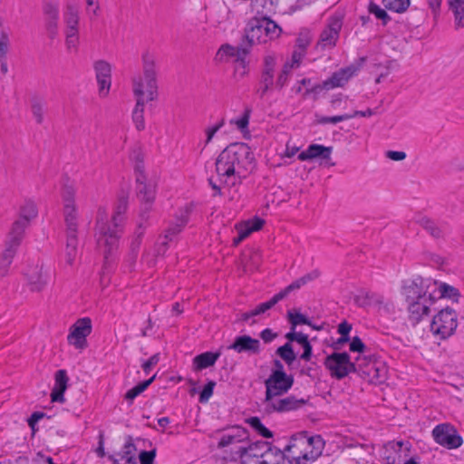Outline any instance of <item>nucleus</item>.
I'll return each instance as SVG.
<instances>
[{
  "instance_id": "obj_58",
  "label": "nucleus",
  "mask_w": 464,
  "mask_h": 464,
  "mask_svg": "<svg viewBox=\"0 0 464 464\" xmlns=\"http://www.w3.org/2000/svg\"><path fill=\"white\" fill-rule=\"evenodd\" d=\"M216 386V382L214 381H209L203 388L202 392L199 395V402L205 403L213 394L214 388Z\"/></svg>"
},
{
  "instance_id": "obj_5",
  "label": "nucleus",
  "mask_w": 464,
  "mask_h": 464,
  "mask_svg": "<svg viewBox=\"0 0 464 464\" xmlns=\"http://www.w3.org/2000/svg\"><path fill=\"white\" fill-rule=\"evenodd\" d=\"M143 76H135L132 79V90L136 97V105L132 112L144 113V95L147 101H154L157 98V79L154 56L146 52L142 54Z\"/></svg>"
},
{
  "instance_id": "obj_45",
  "label": "nucleus",
  "mask_w": 464,
  "mask_h": 464,
  "mask_svg": "<svg viewBox=\"0 0 464 464\" xmlns=\"http://www.w3.org/2000/svg\"><path fill=\"white\" fill-rule=\"evenodd\" d=\"M292 69H293L292 63H285V64L283 65V67L276 80V89L281 90L287 84L290 75H291Z\"/></svg>"
},
{
  "instance_id": "obj_4",
  "label": "nucleus",
  "mask_w": 464,
  "mask_h": 464,
  "mask_svg": "<svg viewBox=\"0 0 464 464\" xmlns=\"http://www.w3.org/2000/svg\"><path fill=\"white\" fill-rule=\"evenodd\" d=\"M324 440L321 435H310L307 431L294 434L285 447L290 464H311L321 456Z\"/></svg>"
},
{
  "instance_id": "obj_6",
  "label": "nucleus",
  "mask_w": 464,
  "mask_h": 464,
  "mask_svg": "<svg viewBox=\"0 0 464 464\" xmlns=\"http://www.w3.org/2000/svg\"><path fill=\"white\" fill-rule=\"evenodd\" d=\"M258 446H266L264 441L248 442V431L246 429L235 426L223 433L218 442V449L230 451L233 458L243 456H257L255 449Z\"/></svg>"
},
{
  "instance_id": "obj_2",
  "label": "nucleus",
  "mask_w": 464,
  "mask_h": 464,
  "mask_svg": "<svg viewBox=\"0 0 464 464\" xmlns=\"http://www.w3.org/2000/svg\"><path fill=\"white\" fill-rule=\"evenodd\" d=\"M128 208L126 198H121L117 203L111 222L107 221V214L104 209L100 208L97 216V244L103 249L105 262H108L109 256L117 247L121 233L124 214Z\"/></svg>"
},
{
  "instance_id": "obj_30",
  "label": "nucleus",
  "mask_w": 464,
  "mask_h": 464,
  "mask_svg": "<svg viewBox=\"0 0 464 464\" xmlns=\"http://www.w3.org/2000/svg\"><path fill=\"white\" fill-rule=\"evenodd\" d=\"M365 369L361 370L363 374H366L371 382L382 383L386 379L387 370L382 363L372 362L371 361L364 365Z\"/></svg>"
},
{
  "instance_id": "obj_62",
  "label": "nucleus",
  "mask_w": 464,
  "mask_h": 464,
  "mask_svg": "<svg viewBox=\"0 0 464 464\" xmlns=\"http://www.w3.org/2000/svg\"><path fill=\"white\" fill-rule=\"evenodd\" d=\"M9 47V38L8 34L0 31V57L6 56Z\"/></svg>"
},
{
  "instance_id": "obj_7",
  "label": "nucleus",
  "mask_w": 464,
  "mask_h": 464,
  "mask_svg": "<svg viewBox=\"0 0 464 464\" xmlns=\"http://www.w3.org/2000/svg\"><path fill=\"white\" fill-rule=\"evenodd\" d=\"M282 34V28L268 17L251 19L245 30V38L249 46L275 40Z\"/></svg>"
},
{
  "instance_id": "obj_19",
  "label": "nucleus",
  "mask_w": 464,
  "mask_h": 464,
  "mask_svg": "<svg viewBox=\"0 0 464 464\" xmlns=\"http://www.w3.org/2000/svg\"><path fill=\"white\" fill-rule=\"evenodd\" d=\"M93 68L99 85V95L104 98L109 94L111 85V66L108 62L99 60L94 63Z\"/></svg>"
},
{
  "instance_id": "obj_21",
  "label": "nucleus",
  "mask_w": 464,
  "mask_h": 464,
  "mask_svg": "<svg viewBox=\"0 0 464 464\" xmlns=\"http://www.w3.org/2000/svg\"><path fill=\"white\" fill-rule=\"evenodd\" d=\"M409 319L414 324L420 323L424 316L429 315L430 307L435 304L434 299L428 298L406 300Z\"/></svg>"
},
{
  "instance_id": "obj_41",
  "label": "nucleus",
  "mask_w": 464,
  "mask_h": 464,
  "mask_svg": "<svg viewBox=\"0 0 464 464\" xmlns=\"http://www.w3.org/2000/svg\"><path fill=\"white\" fill-rule=\"evenodd\" d=\"M61 196L63 198V206L75 205V188L74 183L66 178L63 183Z\"/></svg>"
},
{
  "instance_id": "obj_9",
  "label": "nucleus",
  "mask_w": 464,
  "mask_h": 464,
  "mask_svg": "<svg viewBox=\"0 0 464 464\" xmlns=\"http://www.w3.org/2000/svg\"><path fill=\"white\" fill-rule=\"evenodd\" d=\"M435 280L420 276L404 280L401 286V294L405 300H415L430 297L434 293Z\"/></svg>"
},
{
  "instance_id": "obj_14",
  "label": "nucleus",
  "mask_w": 464,
  "mask_h": 464,
  "mask_svg": "<svg viewBox=\"0 0 464 464\" xmlns=\"http://www.w3.org/2000/svg\"><path fill=\"white\" fill-rule=\"evenodd\" d=\"M410 450L409 441H389L382 448V458L385 464H397L403 462L409 457Z\"/></svg>"
},
{
  "instance_id": "obj_31",
  "label": "nucleus",
  "mask_w": 464,
  "mask_h": 464,
  "mask_svg": "<svg viewBox=\"0 0 464 464\" xmlns=\"http://www.w3.org/2000/svg\"><path fill=\"white\" fill-rule=\"evenodd\" d=\"M366 298L369 300V306L375 307L380 314H390L393 312V304L390 301H385L382 295L366 291Z\"/></svg>"
},
{
  "instance_id": "obj_26",
  "label": "nucleus",
  "mask_w": 464,
  "mask_h": 464,
  "mask_svg": "<svg viewBox=\"0 0 464 464\" xmlns=\"http://www.w3.org/2000/svg\"><path fill=\"white\" fill-rule=\"evenodd\" d=\"M24 276L32 291H41L47 283L46 276L43 273V266L39 265L28 266Z\"/></svg>"
},
{
  "instance_id": "obj_12",
  "label": "nucleus",
  "mask_w": 464,
  "mask_h": 464,
  "mask_svg": "<svg viewBox=\"0 0 464 464\" xmlns=\"http://www.w3.org/2000/svg\"><path fill=\"white\" fill-rule=\"evenodd\" d=\"M293 384L294 377L292 375H288L286 372H272L265 381V400H270L276 396H282L287 393Z\"/></svg>"
},
{
  "instance_id": "obj_49",
  "label": "nucleus",
  "mask_w": 464,
  "mask_h": 464,
  "mask_svg": "<svg viewBox=\"0 0 464 464\" xmlns=\"http://www.w3.org/2000/svg\"><path fill=\"white\" fill-rule=\"evenodd\" d=\"M251 46L247 44L246 47H242L241 53L237 56V58L235 60L236 63V72L240 73L241 76H244L246 73V55L250 52Z\"/></svg>"
},
{
  "instance_id": "obj_61",
  "label": "nucleus",
  "mask_w": 464,
  "mask_h": 464,
  "mask_svg": "<svg viewBox=\"0 0 464 464\" xmlns=\"http://www.w3.org/2000/svg\"><path fill=\"white\" fill-rule=\"evenodd\" d=\"M45 417V413L42 411H34L32 413L30 418L28 419V425L31 428L33 432L37 430L36 425L38 421Z\"/></svg>"
},
{
  "instance_id": "obj_27",
  "label": "nucleus",
  "mask_w": 464,
  "mask_h": 464,
  "mask_svg": "<svg viewBox=\"0 0 464 464\" xmlns=\"http://www.w3.org/2000/svg\"><path fill=\"white\" fill-rule=\"evenodd\" d=\"M332 152L333 147H325L321 144H311L305 150H303L301 153H299L298 160L301 161H305L320 158L324 160H329L331 159Z\"/></svg>"
},
{
  "instance_id": "obj_32",
  "label": "nucleus",
  "mask_w": 464,
  "mask_h": 464,
  "mask_svg": "<svg viewBox=\"0 0 464 464\" xmlns=\"http://www.w3.org/2000/svg\"><path fill=\"white\" fill-rule=\"evenodd\" d=\"M276 65V57L273 55H266L263 61V67L261 71L259 82L270 84L276 87L275 81V69Z\"/></svg>"
},
{
  "instance_id": "obj_22",
  "label": "nucleus",
  "mask_w": 464,
  "mask_h": 464,
  "mask_svg": "<svg viewBox=\"0 0 464 464\" xmlns=\"http://www.w3.org/2000/svg\"><path fill=\"white\" fill-rule=\"evenodd\" d=\"M37 213L34 202L26 200L20 208L19 218L15 220L12 226V229H14V233L18 231L24 234L31 220L36 218Z\"/></svg>"
},
{
  "instance_id": "obj_46",
  "label": "nucleus",
  "mask_w": 464,
  "mask_h": 464,
  "mask_svg": "<svg viewBox=\"0 0 464 464\" xmlns=\"http://www.w3.org/2000/svg\"><path fill=\"white\" fill-rule=\"evenodd\" d=\"M228 13L229 9L225 5H217L210 13V19L218 25L227 19Z\"/></svg>"
},
{
  "instance_id": "obj_57",
  "label": "nucleus",
  "mask_w": 464,
  "mask_h": 464,
  "mask_svg": "<svg viewBox=\"0 0 464 464\" xmlns=\"http://www.w3.org/2000/svg\"><path fill=\"white\" fill-rule=\"evenodd\" d=\"M237 231H238V236L233 239V243L236 246L238 245L243 240H245L252 233V230L246 222H245L244 224H241L237 227Z\"/></svg>"
},
{
  "instance_id": "obj_54",
  "label": "nucleus",
  "mask_w": 464,
  "mask_h": 464,
  "mask_svg": "<svg viewBox=\"0 0 464 464\" xmlns=\"http://www.w3.org/2000/svg\"><path fill=\"white\" fill-rule=\"evenodd\" d=\"M369 12L374 14L377 19L382 20L384 24H386L390 20L386 11L372 2H371L369 5Z\"/></svg>"
},
{
  "instance_id": "obj_50",
  "label": "nucleus",
  "mask_w": 464,
  "mask_h": 464,
  "mask_svg": "<svg viewBox=\"0 0 464 464\" xmlns=\"http://www.w3.org/2000/svg\"><path fill=\"white\" fill-rule=\"evenodd\" d=\"M283 300L282 295L278 292L270 300L259 304L255 309H253L256 316L265 314L266 311L274 307L279 301Z\"/></svg>"
},
{
  "instance_id": "obj_52",
  "label": "nucleus",
  "mask_w": 464,
  "mask_h": 464,
  "mask_svg": "<svg viewBox=\"0 0 464 464\" xmlns=\"http://www.w3.org/2000/svg\"><path fill=\"white\" fill-rule=\"evenodd\" d=\"M65 45L68 51H77L79 44V30L64 31Z\"/></svg>"
},
{
  "instance_id": "obj_64",
  "label": "nucleus",
  "mask_w": 464,
  "mask_h": 464,
  "mask_svg": "<svg viewBox=\"0 0 464 464\" xmlns=\"http://www.w3.org/2000/svg\"><path fill=\"white\" fill-rule=\"evenodd\" d=\"M160 362V353L153 354L150 359L145 361L141 367L145 373H149L151 368L157 365Z\"/></svg>"
},
{
  "instance_id": "obj_56",
  "label": "nucleus",
  "mask_w": 464,
  "mask_h": 464,
  "mask_svg": "<svg viewBox=\"0 0 464 464\" xmlns=\"http://www.w3.org/2000/svg\"><path fill=\"white\" fill-rule=\"evenodd\" d=\"M224 124H225V121L221 120L217 124H215V125H213L211 127H208L205 130L206 140H205V142H204V147H206L208 144H209L211 142V140L214 138L215 134L224 126Z\"/></svg>"
},
{
  "instance_id": "obj_44",
  "label": "nucleus",
  "mask_w": 464,
  "mask_h": 464,
  "mask_svg": "<svg viewBox=\"0 0 464 464\" xmlns=\"http://www.w3.org/2000/svg\"><path fill=\"white\" fill-rule=\"evenodd\" d=\"M31 110L36 123L42 124L44 121V115L45 111L44 102L39 98H34L32 101Z\"/></svg>"
},
{
  "instance_id": "obj_42",
  "label": "nucleus",
  "mask_w": 464,
  "mask_h": 464,
  "mask_svg": "<svg viewBox=\"0 0 464 464\" xmlns=\"http://www.w3.org/2000/svg\"><path fill=\"white\" fill-rule=\"evenodd\" d=\"M155 378H156V374H154L149 380H146V381L137 384L133 388L130 389L125 393V396H124L125 400H127L128 401H130L131 403L137 396H139L140 393H142L153 382Z\"/></svg>"
},
{
  "instance_id": "obj_10",
  "label": "nucleus",
  "mask_w": 464,
  "mask_h": 464,
  "mask_svg": "<svg viewBox=\"0 0 464 464\" xmlns=\"http://www.w3.org/2000/svg\"><path fill=\"white\" fill-rule=\"evenodd\" d=\"M458 326V315L454 309H441L432 319L430 331L435 336L445 340L451 336Z\"/></svg>"
},
{
  "instance_id": "obj_53",
  "label": "nucleus",
  "mask_w": 464,
  "mask_h": 464,
  "mask_svg": "<svg viewBox=\"0 0 464 464\" xmlns=\"http://www.w3.org/2000/svg\"><path fill=\"white\" fill-rule=\"evenodd\" d=\"M45 20L59 19V5L55 2H47L43 7Z\"/></svg>"
},
{
  "instance_id": "obj_40",
  "label": "nucleus",
  "mask_w": 464,
  "mask_h": 464,
  "mask_svg": "<svg viewBox=\"0 0 464 464\" xmlns=\"http://www.w3.org/2000/svg\"><path fill=\"white\" fill-rule=\"evenodd\" d=\"M246 44H242L240 46L234 47L228 44H223L218 49L216 59L219 62H224L229 57L235 58V60L237 58V56L241 53L242 47H246Z\"/></svg>"
},
{
  "instance_id": "obj_15",
  "label": "nucleus",
  "mask_w": 464,
  "mask_h": 464,
  "mask_svg": "<svg viewBox=\"0 0 464 464\" xmlns=\"http://www.w3.org/2000/svg\"><path fill=\"white\" fill-rule=\"evenodd\" d=\"M92 329V320L89 317L78 319L70 328L67 336L68 343L77 349L85 348L86 338L91 334Z\"/></svg>"
},
{
  "instance_id": "obj_37",
  "label": "nucleus",
  "mask_w": 464,
  "mask_h": 464,
  "mask_svg": "<svg viewBox=\"0 0 464 464\" xmlns=\"http://www.w3.org/2000/svg\"><path fill=\"white\" fill-rule=\"evenodd\" d=\"M319 276V272L317 270H314L300 278L292 282L285 288L281 290L279 293L282 295L283 299L286 297L291 292L300 289L302 286L306 285L307 283L314 281Z\"/></svg>"
},
{
  "instance_id": "obj_28",
  "label": "nucleus",
  "mask_w": 464,
  "mask_h": 464,
  "mask_svg": "<svg viewBox=\"0 0 464 464\" xmlns=\"http://www.w3.org/2000/svg\"><path fill=\"white\" fill-rule=\"evenodd\" d=\"M63 20L65 24L64 31L79 30V6L72 2H68L63 13Z\"/></svg>"
},
{
  "instance_id": "obj_11",
  "label": "nucleus",
  "mask_w": 464,
  "mask_h": 464,
  "mask_svg": "<svg viewBox=\"0 0 464 464\" xmlns=\"http://www.w3.org/2000/svg\"><path fill=\"white\" fill-rule=\"evenodd\" d=\"M431 435L436 443L448 450L458 449L463 443L458 430L450 423L436 425L431 431Z\"/></svg>"
},
{
  "instance_id": "obj_16",
  "label": "nucleus",
  "mask_w": 464,
  "mask_h": 464,
  "mask_svg": "<svg viewBox=\"0 0 464 464\" xmlns=\"http://www.w3.org/2000/svg\"><path fill=\"white\" fill-rule=\"evenodd\" d=\"M308 402L304 399H296L295 396L281 398L276 396L270 400H265L266 411L267 412H287L301 409Z\"/></svg>"
},
{
  "instance_id": "obj_23",
  "label": "nucleus",
  "mask_w": 464,
  "mask_h": 464,
  "mask_svg": "<svg viewBox=\"0 0 464 464\" xmlns=\"http://www.w3.org/2000/svg\"><path fill=\"white\" fill-rule=\"evenodd\" d=\"M228 349L238 353L258 354L260 353V342L249 335H239L235 338Z\"/></svg>"
},
{
  "instance_id": "obj_59",
  "label": "nucleus",
  "mask_w": 464,
  "mask_h": 464,
  "mask_svg": "<svg viewBox=\"0 0 464 464\" xmlns=\"http://www.w3.org/2000/svg\"><path fill=\"white\" fill-rule=\"evenodd\" d=\"M350 351L353 353H358L360 354H364L366 353V346L362 343L360 337L355 336L352 339L350 343Z\"/></svg>"
},
{
  "instance_id": "obj_17",
  "label": "nucleus",
  "mask_w": 464,
  "mask_h": 464,
  "mask_svg": "<svg viewBox=\"0 0 464 464\" xmlns=\"http://www.w3.org/2000/svg\"><path fill=\"white\" fill-rule=\"evenodd\" d=\"M342 25L343 21L340 16H331L327 25L320 34L317 46L321 49L333 48L335 46Z\"/></svg>"
},
{
  "instance_id": "obj_1",
  "label": "nucleus",
  "mask_w": 464,
  "mask_h": 464,
  "mask_svg": "<svg viewBox=\"0 0 464 464\" xmlns=\"http://www.w3.org/2000/svg\"><path fill=\"white\" fill-rule=\"evenodd\" d=\"M216 173L227 187L240 184L255 166L254 153L246 143H232L216 160Z\"/></svg>"
},
{
  "instance_id": "obj_35",
  "label": "nucleus",
  "mask_w": 464,
  "mask_h": 464,
  "mask_svg": "<svg viewBox=\"0 0 464 464\" xmlns=\"http://www.w3.org/2000/svg\"><path fill=\"white\" fill-rule=\"evenodd\" d=\"M419 224L434 238H441L446 233V224L438 223L429 218H421Z\"/></svg>"
},
{
  "instance_id": "obj_60",
  "label": "nucleus",
  "mask_w": 464,
  "mask_h": 464,
  "mask_svg": "<svg viewBox=\"0 0 464 464\" xmlns=\"http://www.w3.org/2000/svg\"><path fill=\"white\" fill-rule=\"evenodd\" d=\"M156 457V450H152L150 451L142 450L139 455L140 464H154Z\"/></svg>"
},
{
  "instance_id": "obj_29",
  "label": "nucleus",
  "mask_w": 464,
  "mask_h": 464,
  "mask_svg": "<svg viewBox=\"0 0 464 464\" xmlns=\"http://www.w3.org/2000/svg\"><path fill=\"white\" fill-rule=\"evenodd\" d=\"M55 383L51 393L52 401L63 402V393L67 388L69 378L65 370H58L55 372Z\"/></svg>"
},
{
  "instance_id": "obj_20",
  "label": "nucleus",
  "mask_w": 464,
  "mask_h": 464,
  "mask_svg": "<svg viewBox=\"0 0 464 464\" xmlns=\"http://www.w3.org/2000/svg\"><path fill=\"white\" fill-rule=\"evenodd\" d=\"M191 208L185 206L178 209L175 214L174 220L171 221L165 231V239L162 244L167 245L168 242L172 241L177 235H179L188 222Z\"/></svg>"
},
{
  "instance_id": "obj_55",
  "label": "nucleus",
  "mask_w": 464,
  "mask_h": 464,
  "mask_svg": "<svg viewBox=\"0 0 464 464\" xmlns=\"http://www.w3.org/2000/svg\"><path fill=\"white\" fill-rule=\"evenodd\" d=\"M352 118H353V115H350V114H343V115H336V116H324L318 120V122L320 124H328V123L336 124L338 122L350 120Z\"/></svg>"
},
{
  "instance_id": "obj_47",
  "label": "nucleus",
  "mask_w": 464,
  "mask_h": 464,
  "mask_svg": "<svg viewBox=\"0 0 464 464\" xmlns=\"http://www.w3.org/2000/svg\"><path fill=\"white\" fill-rule=\"evenodd\" d=\"M287 319L291 324V330H295L296 326L300 324L311 325L310 320L304 314L296 311H287Z\"/></svg>"
},
{
  "instance_id": "obj_24",
  "label": "nucleus",
  "mask_w": 464,
  "mask_h": 464,
  "mask_svg": "<svg viewBox=\"0 0 464 464\" xmlns=\"http://www.w3.org/2000/svg\"><path fill=\"white\" fill-rule=\"evenodd\" d=\"M136 446L131 438H128L120 451L109 456L113 464H137Z\"/></svg>"
},
{
  "instance_id": "obj_18",
  "label": "nucleus",
  "mask_w": 464,
  "mask_h": 464,
  "mask_svg": "<svg viewBox=\"0 0 464 464\" xmlns=\"http://www.w3.org/2000/svg\"><path fill=\"white\" fill-rule=\"evenodd\" d=\"M365 61V58H361V63L351 64L345 68H342L337 72H334L331 77L324 81L323 87L326 90L343 87L349 80L354 76L362 66V63Z\"/></svg>"
},
{
  "instance_id": "obj_25",
  "label": "nucleus",
  "mask_w": 464,
  "mask_h": 464,
  "mask_svg": "<svg viewBox=\"0 0 464 464\" xmlns=\"http://www.w3.org/2000/svg\"><path fill=\"white\" fill-rule=\"evenodd\" d=\"M266 448L264 452L260 453V458L257 459V464H284L286 459V452L285 449L282 450L276 447H272L269 443L264 442Z\"/></svg>"
},
{
  "instance_id": "obj_63",
  "label": "nucleus",
  "mask_w": 464,
  "mask_h": 464,
  "mask_svg": "<svg viewBox=\"0 0 464 464\" xmlns=\"http://www.w3.org/2000/svg\"><path fill=\"white\" fill-rule=\"evenodd\" d=\"M59 19L45 20V27L51 38H54L58 33Z\"/></svg>"
},
{
  "instance_id": "obj_51",
  "label": "nucleus",
  "mask_w": 464,
  "mask_h": 464,
  "mask_svg": "<svg viewBox=\"0 0 464 464\" xmlns=\"http://www.w3.org/2000/svg\"><path fill=\"white\" fill-rule=\"evenodd\" d=\"M247 423L262 437L267 439L273 437V432L265 427L258 417L249 418Z\"/></svg>"
},
{
  "instance_id": "obj_3",
  "label": "nucleus",
  "mask_w": 464,
  "mask_h": 464,
  "mask_svg": "<svg viewBox=\"0 0 464 464\" xmlns=\"http://www.w3.org/2000/svg\"><path fill=\"white\" fill-rule=\"evenodd\" d=\"M136 173V196L140 202L139 222L135 231L136 238L131 243V251L137 252L141 237L144 234L153 204L156 198V184L152 179H148L144 174L143 167L137 165Z\"/></svg>"
},
{
  "instance_id": "obj_48",
  "label": "nucleus",
  "mask_w": 464,
  "mask_h": 464,
  "mask_svg": "<svg viewBox=\"0 0 464 464\" xmlns=\"http://www.w3.org/2000/svg\"><path fill=\"white\" fill-rule=\"evenodd\" d=\"M382 4L390 11L403 13L409 7L410 0H382Z\"/></svg>"
},
{
  "instance_id": "obj_34",
  "label": "nucleus",
  "mask_w": 464,
  "mask_h": 464,
  "mask_svg": "<svg viewBox=\"0 0 464 464\" xmlns=\"http://www.w3.org/2000/svg\"><path fill=\"white\" fill-rule=\"evenodd\" d=\"M459 295V290L454 286L435 280V289L431 295V299H434L435 302L441 298H450L458 301Z\"/></svg>"
},
{
  "instance_id": "obj_33",
  "label": "nucleus",
  "mask_w": 464,
  "mask_h": 464,
  "mask_svg": "<svg viewBox=\"0 0 464 464\" xmlns=\"http://www.w3.org/2000/svg\"><path fill=\"white\" fill-rule=\"evenodd\" d=\"M63 217L66 235L78 234V214L75 205L63 206Z\"/></svg>"
},
{
  "instance_id": "obj_8",
  "label": "nucleus",
  "mask_w": 464,
  "mask_h": 464,
  "mask_svg": "<svg viewBox=\"0 0 464 464\" xmlns=\"http://www.w3.org/2000/svg\"><path fill=\"white\" fill-rule=\"evenodd\" d=\"M360 355L352 362L348 353L334 352L325 357L324 364L333 378L342 380L352 372H360Z\"/></svg>"
},
{
  "instance_id": "obj_43",
  "label": "nucleus",
  "mask_w": 464,
  "mask_h": 464,
  "mask_svg": "<svg viewBox=\"0 0 464 464\" xmlns=\"http://www.w3.org/2000/svg\"><path fill=\"white\" fill-rule=\"evenodd\" d=\"M276 353L283 360L287 365L293 364L296 360V354L293 350V346L290 343H286L284 345L277 348Z\"/></svg>"
},
{
  "instance_id": "obj_38",
  "label": "nucleus",
  "mask_w": 464,
  "mask_h": 464,
  "mask_svg": "<svg viewBox=\"0 0 464 464\" xmlns=\"http://www.w3.org/2000/svg\"><path fill=\"white\" fill-rule=\"evenodd\" d=\"M78 255L77 235H66L64 259L67 265L72 266Z\"/></svg>"
},
{
  "instance_id": "obj_36",
  "label": "nucleus",
  "mask_w": 464,
  "mask_h": 464,
  "mask_svg": "<svg viewBox=\"0 0 464 464\" xmlns=\"http://www.w3.org/2000/svg\"><path fill=\"white\" fill-rule=\"evenodd\" d=\"M221 353L206 352L194 357L193 363L196 371H200L210 366H213L218 359L220 357Z\"/></svg>"
},
{
  "instance_id": "obj_13",
  "label": "nucleus",
  "mask_w": 464,
  "mask_h": 464,
  "mask_svg": "<svg viewBox=\"0 0 464 464\" xmlns=\"http://www.w3.org/2000/svg\"><path fill=\"white\" fill-rule=\"evenodd\" d=\"M24 234L21 232L14 233V229L11 228L7 238L5 242V248L0 257V276H6L9 267L17 252V249L23 240Z\"/></svg>"
},
{
  "instance_id": "obj_39",
  "label": "nucleus",
  "mask_w": 464,
  "mask_h": 464,
  "mask_svg": "<svg viewBox=\"0 0 464 464\" xmlns=\"http://www.w3.org/2000/svg\"><path fill=\"white\" fill-rule=\"evenodd\" d=\"M448 5L454 15L456 29L464 27V0H448Z\"/></svg>"
}]
</instances>
